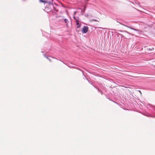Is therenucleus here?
Masks as SVG:
<instances>
[{
  "label": "nucleus",
  "mask_w": 155,
  "mask_h": 155,
  "mask_svg": "<svg viewBox=\"0 0 155 155\" xmlns=\"http://www.w3.org/2000/svg\"><path fill=\"white\" fill-rule=\"evenodd\" d=\"M74 20H75V22L76 23V25L77 26V28L79 27L81 25V23H79V21L78 20L75 18V17H74Z\"/></svg>",
  "instance_id": "f03ea898"
},
{
  "label": "nucleus",
  "mask_w": 155,
  "mask_h": 155,
  "mask_svg": "<svg viewBox=\"0 0 155 155\" xmlns=\"http://www.w3.org/2000/svg\"><path fill=\"white\" fill-rule=\"evenodd\" d=\"M149 50H151V49H150V48H149Z\"/></svg>",
  "instance_id": "1a4fd4ad"
},
{
  "label": "nucleus",
  "mask_w": 155,
  "mask_h": 155,
  "mask_svg": "<svg viewBox=\"0 0 155 155\" xmlns=\"http://www.w3.org/2000/svg\"><path fill=\"white\" fill-rule=\"evenodd\" d=\"M39 2H41L44 3H48V2L46 0H40Z\"/></svg>",
  "instance_id": "7ed1b4c3"
},
{
  "label": "nucleus",
  "mask_w": 155,
  "mask_h": 155,
  "mask_svg": "<svg viewBox=\"0 0 155 155\" xmlns=\"http://www.w3.org/2000/svg\"><path fill=\"white\" fill-rule=\"evenodd\" d=\"M88 28L87 26H84L82 29V32L83 33H86L88 31Z\"/></svg>",
  "instance_id": "f257e3e1"
},
{
  "label": "nucleus",
  "mask_w": 155,
  "mask_h": 155,
  "mask_svg": "<svg viewBox=\"0 0 155 155\" xmlns=\"http://www.w3.org/2000/svg\"><path fill=\"white\" fill-rule=\"evenodd\" d=\"M124 25V26H126V27H127V28H130L131 29H132L134 30H136V29H134V28H131L130 27H129V26H126V25Z\"/></svg>",
  "instance_id": "20e7f679"
},
{
  "label": "nucleus",
  "mask_w": 155,
  "mask_h": 155,
  "mask_svg": "<svg viewBox=\"0 0 155 155\" xmlns=\"http://www.w3.org/2000/svg\"><path fill=\"white\" fill-rule=\"evenodd\" d=\"M151 49H154V48H152Z\"/></svg>",
  "instance_id": "9d476101"
},
{
  "label": "nucleus",
  "mask_w": 155,
  "mask_h": 155,
  "mask_svg": "<svg viewBox=\"0 0 155 155\" xmlns=\"http://www.w3.org/2000/svg\"><path fill=\"white\" fill-rule=\"evenodd\" d=\"M64 21H65V23H66V25H68L67 23H68V20L67 19H64Z\"/></svg>",
  "instance_id": "39448f33"
},
{
  "label": "nucleus",
  "mask_w": 155,
  "mask_h": 155,
  "mask_svg": "<svg viewBox=\"0 0 155 155\" xmlns=\"http://www.w3.org/2000/svg\"><path fill=\"white\" fill-rule=\"evenodd\" d=\"M92 20L93 21H95L99 22V21L98 20H96V19H93Z\"/></svg>",
  "instance_id": "0eeeda50"
},
{
  "label": "nucleus",
  "mask_w": 155,
  "mask_h": 155,
  "mask_svg": "<svg viewBox=\"0 0 155 155\" xmlns=\"http://www.w3.org/2000/svg\"><path fill=\"white\" fill-rule=\"evenodd\" d=\"M124 31V32H126V33H128V34H129L131 35H134L132 34H131V33H130L129 32H128V31Z\"/></svg>",
  "instance_id": "423d86ee"
},
{
  "label": "nucleus",
  "mask_w": 155,
  "mask_h": 155,
  "mask_svg": "<svg viewBox=\"0 0 155 155\" xmlns=\"http://www.w3.org/2000/svg\"><path fill=\"white\" fill-rule=\"evenodd\" d=\"M85 9H86V7H84V10H85Z\"/></svg>",
  "instance_id": "6e6552de"
}]
</instances>
